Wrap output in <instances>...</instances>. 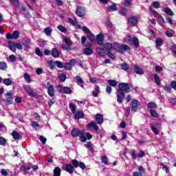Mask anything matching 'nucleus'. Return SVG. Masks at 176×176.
Segmentation results:
<instances>
[{"instance_id": "obj_22", "label": "nucleus", "mask_w": 176, "mask_h": 176, "mask_svg": "<svg viewBox=\"0 0 176 176\" xmlns=\"http://www.w3.org/2000/svg\"><path fill=\"white\" fill-rule=\"evenodd\" d=\"M8 46L12 52H13L14 53L16 52V43H14V41H10L8 43Z\"/></svg>"}, {"instance_id": "obj_62", "label": "nucleus", "mask_w": 176, "mask_h": 176, "mask_svg": "<svg viewBox=\"0 0 176 176\" xmlns=\"http://www.w3.org/2000/svg\"><path fill=\"white\" fill-rule=\"evenodd\" d=\"M28 95L31 97H36V93L32 91V89L28 93Z\"/></svg>"}, {"instance_id": "obj_3", "label": "nucleus", "mask_w": 176, "mask_h": 176, "mask_svg": "<svg viewBox=\"0 0 176 176\" xmlns=\"http://www.w3.org/2000/svg\"><path fill=\"white\" fill-rule=\"evenodd\" d=\"M118 87L117 93H118V94H122V96H125L124 93H130V91H131V89L127 83L121 82L118 85Z\"/></svg>"}, {"instance_id": "obj_41", "label": "nucleus", "mask_w": 176, "mask_h": 176, "mask_svg": "<svg viewBox=\"0 0 176 176\" xmlns=\"http://www.w3.org/2000/svg\"><path fill=\"white\" fill-rule=\"evenodd\" d=\"M58 79L60 80V82H65L67 79V76L65 74H62L58 76Z\"/></svg>"}, {"instance_id": "obj_24", "label": "nucleus", "mask_w": 176, "mask_h": 176, "mask_svg": "<svg viewBox=\"0 0 176 176\" xmlns=\"http://www.w3.org/2000/svg\"><path fill=\"white\" fill-rule=\"evenodd\" d=\"M0 69L1 71H6V69H8V64L6 63V62H0Z\"/></svg>"}, {"instance_id": "obj_42", "label": "nucleus", "mask_w": 176, "mask_h": 176, "mask_svg": "<svg viewBox=\"0 0 176 176\" xmlns=\"http://www.w3.org/2000/svg\"><path fill=\"white\" fill-rule=\"evenodd\" d=\"M20 35V32L14 30L12 33V39H17Z\"/></svg>"}, {"instance_id": "obj_33", "label": "nucleus", "mask_w": 176, "mask_h": 176, "mask_svg": "<svg viewBox=\"0 0 176 176\" xmlns=\"http://www.w3.org/2000/svg\"><path fill=\"white\" fill-rule=\"evenodd\" d=\"M12 135L14 140H20V133H19L17 131H14Z\"/></svg>"}, {"instance_id": "obj_35", "label": "nucleus", "mask_w": 176, "mask_h": 176, "mask_svg": "<svg viewBox=\"0 0 176 176\" xmlns=\"http://www.w3.org/2000/svg\"><path fill=\"white\" fill-rule=\"evenodd\" d=\"M87 38L91 42H95L96 38H94V35L91 32L87 34Z\"/></svg>"}, {"instance_id": "obj_15", "label": "nucleus", "mask_w": 176, "mask_h": 176, "mask_svg": "<svg viewBox=\"0 0 176 176\" xmlns=\"http://www.w3.org/2000/svg\"><path fill=\"white\" fill-rule=\"evenodd\" d=\"M88 129H94L95 131H98V126H97V124L95 122H90L87 124Z\"/></svg>"}, {"instance_id": "obj_39", "label": "nucleus", "mask_w": 176, "mask_h": 176, "mask_svg": "<svg viewBox=\"0 0 176 176\" xmlns=\"http://www.w3.org/2000/svg\"><path fill=\"white\" fill-rule=\"evenodd\" d=\"M63 92L65 94H71V93H72V90L71 89V88H69L68 87H63Z\"/></svg>"}, {"instance_id": "obj_31", "label": "nucleus", "mask_w": 176, "mask_h": 176, "mask_svg": "<svg viewBox=\"0 0 176 176\" xmlns=\"http://www.w3.org/2000/svg\"><path fill=\"white\" fill-rule=\"evenodd\" d=\"M124 96H125L120 94H117V101L119 102V104H122V102H123V98H124Z\"/></svg>"}, {"instance_id": "obj_2", "label": "nucleus", "mask_w": 176, "mask_h": 176, "mask_svg": "<svg viewBox=\"0 0 176 176\" xmlns=\"http://www.w3.org/2000/svg\"><path fill=\"white\" fill-rule=\"evenodd\" d=\"M113 49L116 50L118 53H121L122 54H123L124 52H127V51L130 52L131 50V49L129 45L124 44L120 46V45H119V43H115L113 45Z\"/></svg>"}, {"instance_id": "obj_38", "label": "nucleus", "mask_w": 176, "mask_h": 176, "mask_svg": "<svg viewBox=\"0 0 176 176\" xmlns=\"http://www.w3.org/2000/svg\"><path fill=\"white\" fill-rule=\"evenodd\" d=\"M89 80L91 83H98V82H101V79L95 77V78H90Z\"/></svg>"}, {"instance_id": "obj_11", "label": "nucleus", "mask_w": 176, "mask_h": 176, "mask_svg": "<svg viewBox=\"0 0 176 176\" xmlns=\"http://www.w3.org/2000/svg\"><path fill=\"white\" fill-rule=\"evenodd\" d=\"M76 63V61L75 60V59H72L70 60L69 63H66L64 67L65 69H67L68 71H71V69H72V67L75 65Z\"/></svg>"}, {"instance_id": "obj_63", "label": "nucleus", "mask_w": 176, "mask_h": 176, "mask_svg": "<svg viewBox=\"0 0 176 176\" xmlns=\"http://www.w3.org/2000/svg\"><path fill=\"white\" fill-rule=\"evenodd\" d=\"M0 131L5 132L6 131V126L3 124H0Z\"/></svg>"}, {"instance_id": "obj_26", "label": "nucleus", "mask_w": 176, "mask_h": 176, "mask_svg": "<svg viewBox=\"0 0 176 176\" xmlns=\"http://www.w3.org/2000/svg\"><path fill=\"white\" fill-rule=\"evenodd\" d=\"M61 175V169L60 167H56L54 170V176H60Z\"/></svg>"}, {"instance_id": "obj_27", "label": "nucleus", "mask_w": 176, "mask_h": 176, "mask_svg": "<svg viewBox=\"0 0 176 176\" xmlns=\"http://www.w3.org/2000/svg\"><path fill=\"white\" fill-rule=\"evenodd\" d=\"M132 42L134 45V46H135V47H138L140 46V41H138V38L133 37L132 38Z\"/></svg>"}, {"instance_id": "obj_19", "label": "nucleus", "mask_w": 176, "mask_h": 176, "mask_svg": "<svg viewBox=\"0 0 176 176\" xmlns=\"http://www.w3.org/2000/svg\"><path fill=\"white\" fill-rule=\"evenodd\" d=\"M51 54L52 57H54V58H58L60 57V52L57 50V48H53L51 52Z\"/></svg>"}, {"instance_id": "obj_43", "label": "nucleus", "mask_w": 176, "mask_h": 176, "mask_svg": "<svg viewBox=\"0 0 176 176\" xmlns=\"http://www.w3.org/2000/svg\"><path fill=\"white\" fill-rule=\"evenodd\" d=\"M150 113L153 118H159V114L156 111V110L151 109L150 110Z\"/></svg>"}, {"instance_id": "obj_55", "label": "nucleus", "mask_w": 176, "mask_h": 176, "mask_svg": "<svg viewBox=\"0 0 176 176\" xmlns=\"http://www.w3.org/2000/svg\"><path fill=\"white\" fill-rule=\"evenodd\" d=\"M3 102H5L6 105H12V99H6V100H3Z\"/></svg>"}, {"instance_id": "obj_6", "label": "nucleus", "mask_w": 176, "mask_h": 176, "mask_svg": "<svg viewBox=\"0 0 176 176\" xmlns=\"http://www.w3.org/2000/svg\"><path fill=\"white\" fill-rule=\"evenodd\" d=\"M71 134L72 137H79V135H84L85 131L74 128L72 130Z\"/></svg>"}, {"instance_id": "obj_8", "label": "nucleus", "mask_w": 176, "mask_h": 176, "mask_svg": "<svg viewBox=\"0 0 176 176\" xmlns=\"http://www.w3.org/2000/svg\"><path fill=\"white\" fill-rule=\"evenodd\" d=\"M85 46L86 48L84 49V54H85V56H90L93 54V48L91 47V44L88 43Z\"/></svg>"}, {"instance_id": "obj_50", "label": "nucleus", "mask_w": 176, "mask_h": 176, "mask_svg": "<svg viewBox=\"0 0 176 176\" xmlns=\"http://www.w3.org/2000/svg\"><path fill=\"white\" fill-rule=\"evenodd\" d=\"M148 108L152 109V108H156L157 105L156 104L155 102H148L147 104Z\"/></svg>"}, {"instance_id": "obj_45", "label": "nucleus", "mask_w": 176, "mask_h": 176, "mask_svg": "<svg viewBox=\"0 0 176 176\" xmlns=\"http://www.w3.org/2000/svg\"><path fill=\"white\" fill-rule=\"evenodd\" d=\"M154 80H155L156 85H160V78L157 74H153Z\"/></svg>"}, {"instance_id": "obj_7", "label": "nucleus", "mask_w": 176, "mask_h": 176, "mask_svg": "<svg viewBox=\"0 0 176 176\" xmlns=\"http://www.w3.org/2000/svg\"><path fill=\"white\" fill-rule=\"evenodd\" d=\"M72 163L73 166L76 168L80 167V168H82V170H85L86 168V165L83 162H80L76 160H74L72 161Z\"/></svg>"}, {"instance_id": "obj_44", "label": "nucleus", "mask_w": 176, "mask_h": 176, "mask_svg": "<svg viewBox=\"0 0 176 176\" xmlns=\"http://www.w3.org/2000/svg\"><path fill=\"white\" fill-rule=\"evenodd\" d=\"M57 28L58 31H60V32H67V31H68V30H67L65 27L61 25H58Z\"/></svg>"}, {"instance_id": "obj_12", "label": "nucleus", "mask_w": 176, "mask_h": 176, "mask_svg": "<svg viewBox=\"0 0 176 176\" xmlns=\"http://www.w3.org/2000/svg\"><path fill=\"white\" fill-rule=\"evenodd\" d=\"M104 34L101 33L96 36V41L98 45H100V46L104 45Z\"/></svg>"}, {"instance_id": "obj_30", "label": "nucleus", "mask_w": 176, "mask_h": 176, "mask_svg": "<svg viewBox=\"0 0 176 176\" xmlns=\"http://www.w3.org/2000/svg\"><path fill=\"white\" fill-rule=\"evenodd\" d=\"M98 93H100V87L98 86H96L92 92L94 97H97V96H98Z\"/></svg>"}, {"instance_id": "obj_32", "label": "nucleus", "mask_w": 176, "mask_h": 176, "mask_svg": "<svg viewBox=\"0 0 176 176\" xmlns=\"http://www.w3.org/2000/svg\"><path fill=\"white\" fill-rule=\"evenodd\" d=\"M164 12L168 14V16H174V12L172 10H170V8L167 7L164 9Z\"/></svg>"}, {"instance_id": "obj_13", "label": "nucleus", "mask_w": 176, "mask_h": 176, "mask_svg": "<svg viewBox=\"0 0 176 176\" xmlns=\"http://www.w3.org/2000/svg\"><path fill=\"white\" fill-rule=\"evenodd\" d=\"M96 122L98 124H102L104 123V116L102 114H96Z\"/></svg>"}, {"instance_id": "obj_10", "label": "nucleus", "mask_w": 176, "mask_h": 176, "mask_svg": "<svg viewBox=\"0 0 176 176\" xmlns=\"http://www.w3.org/2000/svg\"><path fill=\"white\" fill-rule=\"evenodd\" d=\"M68 21L72 25H74V27H76V28H78V30H82V26H80V25L78 23V21H76V19L74 18V20L71 18H68Z\"/></svg>"}, {"instance_id": "obj_14", "label": "nucleus", "mask_w": 176, "mask_h": 176, "mask_svg": "<svg viewBox=\"0 0 176 176\" xmlns=\"http://www.w3.org/2000/svg\"><path fill=\"white\" fill-rule=\"evenodd\" d=\"M75 79L78 86H80V87L85 89V85H83V83H85V81H83V79H82L79 76H76L75 77Z\"/></svg>"}, {"instance_id": "obj_49", "label": "nucleus", "mask_w": 176, "mask_h": 176, "mask_svg": "<svg viewBox=\"0 0 176 176\" xmlns=\"http://www.w3.org/2000/svg\"><path fill=\"white\" fill-rule=\"evenodd\" d=\"M121 68L123 71H129V65L126 63L121 64Z\"/></svg>"}, {"instance_id": "obj_61", "label": "nucleus", "mask_w": 176, "mask_h": 176, "mask_svg": "<svg viewBox=\"0 0 176 176\" xmlns=\"http://www.w3.org/2000/svg\"><path fill=\"white\" fill-rule=\"evenodd\" d=\"M85 146L89 148L90 151H93V146H91V143L87 142L86 144H85Z\"/></svg>"}, {"instance_id": "obj_29", "label": "nucleus", "mask_w": 176, "mask_h": 176, "mask_svg": "<svg viewBox=\"0 0 176 176\" xmlns=\"http://www.w3.org/2000/svg\"><path fill=\"white\" fill-rule=\"evenodd\" d=\"M155 43H156L157 48L160 47V46H162V45H163V40L160 38H158L156 39Z\"/></svg>"}, {"instance_id": "obj_25", "label": "nucleus", "mask_w": 176, "mask_h": 176, "mask_svg": "<svg viewBox=\"0 0 176 176\" xmlns=\"http://www.w3.org/2000/svg\"><path fill=\"white\" fill-rule=\"evenodd\" d=\"M23 78H24L25 80H26V82H28V83H31V82H32V80L31 79V76H30V74H28V73H25L23 75Z\"/></svg>"}, {"instance_id": "obj_52", "label": "nucleus", "mask_w": 176, "mask_h": 176, "mask_svg": "<svg viewBox=\"0 0 176 176\" xmlns=\"http://www.w3.org/2000/svg\"><path fill=\"white\" fill-rule=\"evenodd\" d=\"M48 65L51 69H53L56 67V61H50L48 62Z\"/></svg>"}, {"instance_id": "obj_20", "label": "nucleus", "mask_w": 176, "mask_h": 176, "mask_svg": "<svg viewBox=\"0 0 176 176\" xmlns=\"http://www.w3.org/2000/svg\"><path fill=\"white\" fill-rule=\"evenodd\" d=\"M65 171H67V173H69V174H72V173H74V166L69 164H66Z\"/></svg>"}, {"instance_id": "obj_48", "label": "nucleus", "mask_w": 176, "mask_h": 176, "mask_svg": "<svg viewBox=\"0 0 176 176\" xmlns=\"http://www.w3.org/2000/svg\"><path fill=\"white\" fill-rule=\"evenodd\" d=\"M108 83L109 85H110V86H112L113 87H115V86L118 85V82L115 80H109Z\"/></svg>"}, {"instance_id": "obj_16", "label": "nucleus", "mask_w": 176, "mask_h": 176, "mask_svg": "<svg viewBox=\"0 0 176 176\" xmlns=\"http://www.w3.org/2000/svg\"><path fill=\"white\" fill-rule=\"evenodd\" d=\"M139 105H140V102L138 100H135V99L133 100L131 111H135Z\"/></svg>"}, {"instance_id": "obj_1", "label": "nucleus", "mask_w": 176, "mask_h": 176, "mask_svg": "<svg viewBox=\"0 0 176 176\" xmlns=\"http://www.w3.org/2000/svg\"><path fill=\"white\" fill-rule=\"evenodd\" d=\"M69 108L72 111V113H73L74 119L79 120V119H83V118H85V114H83L82 111H76L78 108L76 104L74 103H69Z\"/></svg>"}, {"instance_id": "obj_18", "label": "nucleus", "mask_w": 176, "mask_h": 176, "mask_svg": "<svg viewBox=\"0 0 176 176\" xmlns=\"http://www.w3.org/2000/svg\"><path fill=\"white\" fill-rule=\"evenodd\" d=\"M103 46H104L103 49L104 50H106V52H111V50H112V49H113V45L111 43H107L104 44Z\"/></svg>"}, {"instance_id": "obj_53", "label": "nucleus", "mask_w": 176, "mask_h": 176, "mask_svg": "<svg viewBox=\"0 0 176 176\" xmlns=\"http://www.w3.org/2000/svg\"><path fill=\"white\" fill-rule=\"evenodd\" d=\"M23 89H24V90H25V91H27L28 94L32 90V89L31 88V87L30 85H25L23 87Z\"/></svg>"}, {"instance_id": "obj_46", "label": "nucleus", "mask_w": 176, "mask_h": 176, "mask_svg": "<svg viewBox=\"0 0 176 176\" xmlns=\"http://www.w3.org/2000/svg\"><path fill=\"white\" fill-rule=\"evenodd\" d=\"M44 32L45 34H46L47 36L49 35H52V32H53V30H52V28H46L45 30H44Z\"/></svg>"}, {"instance_id": "obj_59", "label": "nucleus", "mask_w": 176, "mask_h": 176, "mask_svg": "<svg viewBox=\"0 0 176 176\" xmlns=\"http://www.w3.org/2000/svg\"><path fill=\"white\" fill-rule=\"evenodd\" d=\"M9 60L11 63H14V61H16V56L14 55H10L9 56Z\"/></svg>"}, {"instance_id": "obj_28", "label": "nucleus", "mask_w": 176, "mask_h": 176, "mask_svg": "<svg viewBox=\"0 0 176 176\" xmlns=\"http://www.w3.org/2000/svg\"><path fill=\"white\" fill-rule=\"evenodd\" d=\"M3 82L6 86H11L12 83H13V80H10V78H5Z\"/></svg>"}, {"instance_id": "obj_56", "label": "nucleus", "mask_w": 176, "mask_h": 176, "mask_svg": "<svg viewBox=\"0 0 176 176\" xmlns=\"http://www.w3.org/2000/svg\"><path fill=\"white\" fill-rule=\"evenodd\" d=\"M153 6L155 9H157L158 8H160V3L158 1H154L153 2Z\"/></svg>"}, {"instance_id": "obj_4", "label": "nucleus", "mask_w": 176, "mask_h": 176, "mask_svg": "<svg viewBox=\"0 0 176 176\" xmlns=\"http://www.w3.org/2000/svg\"><path fill=\"white\" fill-rule=\"evenodd\" d=\"M63 41L65 42V45H62V49L63 50H72L71 46H72V41L68 37H63Z\"/></svg>"}, {"instance_id": "obj_54", "label": "nucleus", "mask_w": 176, "mask_h": 176, "mask_svg": "<svg viewBox=\"0 0 176 176\" xmlns=\"http://www.w3.org/2000/svg\"><path fill=\"white\" fill-rule=\"evenodd\" d=\"M120 13L122 14V16H124L125 14H127V9L121 8L120 10Z\"/></svg>"}, {"instance_id": "obj_5", "label": "nucleus", "mask_w": 176, "mask_h": 176, "mask_svg": "<svg viewBox=\"0 0 176 176\" xmlns=\"http://www.w3.org/2000/svg\"><path fill=\"white\" fill-rule=\"evenodd\" d=\"M76 14H77L78 17H85V16H86V8L82 6L77 7Z\"/></svg>"}, {"instance_id": "obj_9", "label": "nucleus", "mask_w": 176, "mask_h": 176, "mask_svg": "<svg viewBox=\"0 0 176 176\" xmlns=\"http://www.w3.org/2000/svg\"><path fill=\"white\" fill-rule=\"evenodd\" d=\"M138 23V18L137 16H131L128 19V24L129 25H136Z\"/></svg>"}, {"instance_id": "obj_47", "label": "nucleus", "mask_w": 176, "mask_h": 176, "mask_svg": "<svg viewBox=\"0 0 176 176\" xmlns=\"http://www.w3.org/2000/svg\"><path fill=\"white\" fill-rule=\"evenodd\" d=\"M131 157H132L133 160H135V159H137L138 155L135 153V150L132 149L131 151Z\"/></svg>"}, {"instance_id": "obj_17", "label": "nucleus", "mask_w": 176, "mask_h": 176, "mask_svg": "<svg viewBox=\"0 0 176 176\" xmlns=\"http://www.w3.org/2000/svg\"><path fill=\"white\" fill-rule=\"evenodd\" d=\"M47 93L50 97H54V87L52 85H49L47 88Z\"/></svg>"}, {"instance_id": "obj_64", "label": "nucleus", "mask_w": 176, "mask_h": 176, "mask_svg": "<svg viewBox=\"0 0 176 176\" xmlns=\"http://www.w3.org/2000/svg\"><path fill=\"white\" fill-rule=\"evenodd\" d=\"M39 140L42 142V144H46V141H47L46 138H45L43 136H40Z\"/></svg>"}, {"instance_id": "obj_37", "label": "nucleus", "mask_w": 176, "mask_h": 176, "mask_svg": "<svg viewBox=\"0 0 176 176\" xmlns=\"http://www.w3.org/2000/svg\"><path fill=\"white\" fill-rule=\"evenodd\" d=\"M55 65H56L59 69L64 68V63L60 60H56Z\"/></svg>"}, {"instance_id": "obj_40", "label": "nucleus", "mask_w": 176, "mask_h": 176, "mask_svg": "<svg viewBox=\"0 0 176 176\" xmlns=\"http://www.w3.org/2000/svg\"><path fill=\"white\" fill-rule=\"evenodd\" d=\"M108 10H109V12H115L118 10V7H116V4H113L112 6L108 7Z\"/></svg>"}, {"instance_id": "obj_60", "label": "nucleus", "mask_w": 176, "mask_h": 176, "mask_svg": "<svg viewBox=\"0 0 176 176\" xmlns=\"http://www.w3.org/2000/svg\"><path fill=\"white\" fill-rule=\"evenodd\" d=\"M36 54H37V56H38L39 57H42L43 54H42V52H41V49L39 48L36 49Z\"/></svg>"}, {"instance_id": "obj_58", "label": "nucleus", "mask_w": 176, "mask_h": 176, "mask_svg": "<svg viewBox=\"0 0 176 176\" xmlns=\"http://www.w3.org/2000/svg\"><path fill=\"white\" fill-rule=\"evenodd\" d=\"M36 74H37V75H41V74H43V69H42V68H37L36 69Z\"/></svg>"}, {"instance_id": "obj_57", "label": "nucleus", "mask_w": 176, "mask_h": 176, "mask_svg": "<svg viewBox=\"0 0 176 176\" xmlns=\"http://www.w3.org/2000/svg\"><path fill=\"white\" fill-rule=\"evenodd\" d=\"M6 144V139L5 138L0 137V145H5Z\"/></svg>"}, {"instance_id": "obj_23", "label": "nucleus", "mask_w": 176, "mask_h": 176, "mask_svg": "<svg viewBox=\"0 0 176 176\" xmlns=\"http://www.w3.org/2000/svg\"><path fill=\"white\" fill-rule=\"evenodd\" d=\"M96 53L99 54V56L104 57V56H105V50L104 48L98 47L96 49Z\"/></svg>"}, {"instance_id": "obj_34", "label": "nucleus", "mask_w": 176, "mask_h": 176, "mask_svg": "<svg viewBox=\"0 0 176 176\" xmlns=\"http://www.w3.org/2000/svg\"><path fill=\"white\" fill-rule=\"evenodd\" d=\"M150 126H151V130L154 133V134L157 135V134H159V129H157V128H156V126H155V125H153V124H151Z\"/></svg>"}, {"instance_id": "obj_21", "label": "nucleus", "mask_w": 176, "mask_h": 176, "mask_svg": "<svg viewBox=\"0 0 176 176\" xmlns=\"http://www.w3.org/2000/svg\"><path fill=\"white\" fill-rule=\"evenodd\" d=\"M133 69H134L135 72L136 74H138V75H143V74H144V70L142 69H141L140 67H138V65H134Z\"/></svg>"}, {"instance_id": "obj_36", "label": "nucleus", "mask_w": 176, "mask_h": 176, "mask_svg": "<svg viewBox=\"0 0 176 176\" xmlns=\"http://www.w3.org/2000/svg\"><path fill=\"white\" fill-rule=\"evenodd\" d=\"M101 160L104 164L109 165V162H108V157L107 155H103L101 157Z\"/></svg>"}, {"instance_id": "obj_51", "label": "nucleus", "mask_w": 176, "mask_h": 176, "mask_svg": "<svg viewBox=\"0 0 176 176\" xmlns=\"http://www.w3.org/2000/svg\"><path fill=\"white\" fill-rule=\"evenodd\" d=\"M148 34H150V36H148L150 40H152L153 38H155V32L153 30H150Z\"/></svg>"}]
</instances>
